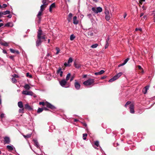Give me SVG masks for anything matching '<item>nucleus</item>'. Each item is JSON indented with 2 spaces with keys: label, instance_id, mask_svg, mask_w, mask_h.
<instances>
[{
  "label": "nucleus",
  "instance_id": "nucleus-1",
  "mask_svg": "<svg viewBox=\"0 0 155 155\" xmlns=\"http://www.w3.org/2000/svg\"><path fill=\"white\" fill-rule=\"evenodd\" d=\"M94 79L90 78L84 81L83 84L86 86L91 87L94 85Z\"/></svg>",
  "mask_w": 155,
  "mask_h": 155
},
{
  "label": "nucleus",
  "instance_id": "nucleus-2",
  "mask_svg": "<svg viewBox=\"0 0 155 155\" xmlns=\"http://www.w3.org/2000/svg\"><path fill=\"white\" fill-rule=\"evenodd\" d=\"M39 104L40 105H42L43 106L45 105L47 107L52 110L55 109V107L54 106L47 102H46L45 103L44 102H41L39 103Z\"/></svg>",
  "mask_w": 155,
  "mask_h": 155
},
{
  "label": "nucleus",
  "instance_id": "nucleus-3",
  "mask_svg": "<svg viewBox=\"0 0 155 155\" xmlns=\"http://www.w3.org/2000/svg\"><path fill=\"white\" fill-rule=\"evenodd\" d=\"M67 81L65 79H63L59 82L60 85L64 87H68L70 86V84L67 82Z\"/></svg>",
  "mask_w": 155,
  "mask_h": 155
},
{
  "label": "nucleus",
  "instance_id": "nucleus-4",
  "mask_svg": "<svg viewBox=\"0 0 155 155\" xmlns=\"http://www.w3.org/2000/svg\"><path fill=\"white\" fill-rule=\"evenodd\" d=\"M92 10L95 13L101 12L102 11V8L99 7L97 8L93 7L91 8Z\"/></svg>",
  "mask_w": 155,
  "mask_h": 155
},
{
  "label": "nucleus",
  "instance_id": "nucleus-5",
  "mask_svg": "<svg viewBox=\"0 0 155 155\" xmlns=\"http://www.w3.org/2000/svg\"><path fill=\"white\" fill-rule=\"evenodd\" d=\"M105 19L107 21H109L110 18V16L109 11L106 10L105 11Z\"/></svg>",
  "mask_w": 155,
  "mask_h": 155
},
{
  "label": "nucleus",
  "instance_id": "nucleus-6",
  "mask_svg": "<svg viewBox=\"0 0 155 155\" xmlns=\"http://www.w3.org/2000/svg\"><path fill=\"white\" fill-rule=\"evenodd\" d=\"M74 86L76 89L78 90L80 87V84L79 82L76 80H75Z\"/></svg>",
  "mask_w": 155,
  "mask_h": 155
},
{
  "label": "nucleus",
  "instance_id": "nucleus-7",
  "mask_svg": "<svg viewBox=\"0 0 155 155\" xmlns=\"http://www.w3.org/2000/svg\"><path fill=\"white\" fill-rule=\"evenodd\" d=\"M129 108L130 109V111L131 113H134V105L132 104H131L130 105Z\"/></svg>",
  "mask_w": 155,
  "mask_h": 155
},
{
  "label": "nucleus",
  "instance_id": "nucleus-8",
  "mask_svg": "<svg viewBox=\"0 0 155 155\" xmlns=\"http://www.w3.org/2000/svg\"><path fill=\"white\" fill-rule=\"evenodd\" d=\"M7 148L8 151H11L15 149V148L12 145H8L6 146Z\"/></svg>",
  "mask_w": 155,
  "mask_h": 155
},
{
  "label": "nucleus",
  "instance_id": "nucleus-9",
  "mask_svg": "<svg viewBox=\"0 0 155 155\" xmlns=\"http://www.w3.org/2000/svg\"><path fill=\"white\" fill-rule=\"evenodd\" d=\"M4 142L5 143H9L10 142V139L9 137H5L4 138Z\"/></svg>",
  "mask_w": 155,
  "mask_h": 155
},
{
  "label": "nucleus",
  "instance_id": "nucleus-10",
  "mask_svg": "<svg viewBox=\"0 0 155 155\" xmlns=\"http://www.w3.org/2000/svg\"><path fill=\"white\" fill-rule=\"evenodd\" d=\"M149 86H147L143 88L142 90V92L144 94H146L147 92V90L149 89Z\"/></svg>",
  "mask_w": 155,
  "mask_h": 155
},
{
  "label": "nucleus",
  "instance_id": "nucleus-11",
  "mask_svg": "<svg viewBox=\"0 0 155 155\" xmlns=\"http://www.w3.org/2000/svg\"><path fill=\"white\" fill-rule=\"evenodd\" d=\"M72 14L71 13H70L69 14L68 17L67 18V20L68 22H70L72 19Z\"/></svg>",
  "mask_w": 155,
  "mask_h": 155
},
{
  "label": "nucleus",
  "instance_id": "nucleus-12",
  "mask_svg": "<svg viewBox=\"0 0 155 155\" xmlns=\"http://www.w3.org/2000/svg\"><path fill=\"white\" fill-rule=\"evenodd\" d=\"M57 73L58 74H59L60 77H62L63 71H61V68H59L58 70L57 71Z\"/></svg>",
  "mask_w": 155,
  "mask_h": 155
},
{
  "label": "nucleus",
  "instance_id": "nucleus-13",
  "mask_svg": "<svg viewBox=\"0 0 155 155\" xmlns=\"http://www.w3.org/2000/svg\"><path fill=\"white\" fill-rule=\"evenodd\" d=\"M77 17L76 16H74L73 18V23L74 24L77 25L78 24V22L77 20Z\"/></svg>",
  "mask_w": 155,
  "mask_h": 155
},
{
  "label": "nucleus",
  "instance_id": "nucleus-14",
  "mask_svg": "<svg viewBox=\"0 0 155 155\" xmlns=\"http://www.w3.org/2000/svg\"><path fill=\"white\" fill-rule=\"evenodd\" d=\"M42 31L41 30H39L38 33V39H41V35H42Z\"/></svg>",
  "mask_w": 155,
  "mask_h": 155
},
{
  "label": "nucleus",
  "instance_id": "nucleus-15",
  "mask_svg": "<svg viewBox=\"0 0 155 155\" xmlns=\"http://www.w3.org/2000/svg\"><path fill=\"white\" fill-rule=\"evenodd\" d=\"M55 7V4L54 3H52L51 4L49 7V11L51 12H52V8H54Z\"/></svg>",
  "mask_w": 155,
  "mask_h": 155
},
{
  "label": "nucleus",
  "instance_id": "nucleus-16",
  "mask_svg": "<svg viewBox=\"0 0 155 155\" xmlns=\"http://www.w3.org/2000/svg\"><path fill=\"white\" fill-rule=\"evenodd\" d=\"M42 41L41 40V39H38L36 41V45L37 46H38L40 45Z\"/></svg>",
  "mask_w": 155,
  "mask_h": 155
},
{
  "label": "nucleus",
  "instance_id": "nucleus-17",
  "mask_svg": "<svg viewBox=\"0 0 155 155\" xmlns=\"http://www.w3.org/2000/svg\"><path fill=\"white\" fill-rule=\"evenodd\" d=\"M25 107L26 109L29 110H32V108L28 104H26L25 105Z\"/></svg>",
  "mask_w": 155,
  "mask_h": 155
},
{
  "label": "nucleus",
  "instance_id": "nucleus-18",
  "mask_svg": "<svg viewBox=\"0 0 155 155\" xmlns=\"http://www.w3.org/2000/svg\"><path fill=\"white\" fill-rule=\"evenodd\" d=\"M13 26V24L12 22H8L6 24L5 26L6 27H12Z\"/></svg>",
  "mask_w": 155,
  "mask_h": 155
},
{
  "label": "nucleus",
  "instance_id": "nucleus-19",
  "mask_svg": "<svg viewBox=\"0 0 155 155\" xmlns=\"http://www.w3.org/2000/svg\"><path fill=\"white\" fill-rule=\"evenodd\" d=\"M74 66L76 68H79L81 67V65L80 64L74 62Z\"/></svg>",
  "mask_w": 155,
  "mask_h": 155
},
{
  "label": "nucleus",
  "instance_id": "nucleus-20",
  "mask_svg": "<svg viewBox=\"0 0 155 155\" xmlns=\"http://www.w3.org/2000/svg\"><path fill=\"white\" fill-rule=\"evenodd\" d=\"M104 72V71L103 70H101L100 71L98 72H96L94 73V74L95 75H101L103 74Z\"/></svg>",
  "mask_w": 155,
  "mask_h": 155
},
{
  "label": "nucleus",
  "instance_id": "nucleus-21",
  "mask_svg": "<svg viewBox=\"0 0 155 155\" xmlns=\"http://www.w3.org/2000/svg\"><path fill=\"white\" fill-rule=\"evenodd\" d=\"M87 35L88 36H91L93 35V31L89 30L87 32Z\"/></svg>",
  "mask_w": 155,
  "mask_h": 155
},
{
  "label": "nucleus",
  "instance_id": "nucleus-22",
  "mask_svg": "<svg viewBox=\"0 0 155 155\" xmlns=\"http://www.w3.org/2000/svg\"><path fill=\"white\" fill-rule=\"evenodd\" d=\"M18 107L20 108H22L23 107V104L22 102L19 101L18 103Z\"/></svg>",
  "mask_w": 155,
  "mask_h": 155
},
{
  "label": "nucleus",
  "instance_id": "nucleus-23",
  "mask_svg": "<svg viewBox=\"0 0 155 155\" xmlns=\"http://www.w3.org/2000/svg\"><path fill=\"white\" fill-rule=\"evenodd\" d=\"M122 74V72H120L117 75H115L114 76L116 77V78L117 80L118 79Z\"/></svg>",
  "mask_w": 155,
  "mask_h": 155
},
{
  "label": "nucleus",
  "instance_id": "nucleus-24",
  "mask_svg": "<svg viewBox=\"0 0 155 155\" xmlns=\"http://www.w3.org/2000/svg\"><path fill=\"white\" fill-rule=\"evenodd\" d=\"M109 39H107L106 41V44L105 46V48H107L109 45Z\"/></svg>",
  "mask_w": 155,
  "mask_h": 155
},
{
  "label": "nucleus",
  "instance_id": "nucleus-25",
  "mask_svg": "<svg viewBox=\"0 0 155 155\" xmlns=\"http://www.w3.org/2000/svg\"><path fill=\"white\" fill-rule=\"evenodd\" d=\"M24 88L27 90H29L31 88L30 86L28 84H26L24 86Z\"/></svg>",
  "mask_w": 155,
  "mask_h": 155
},
{
  "label": "nucleus",
  "instance_id": "nucleus-26",
  "mask_svg": "<svg viewBox=\"0 0 155 155\" xmlns=\"http://www.w3.org/2000/svg\"><path fill=\"white\" fill-rule=\"evenodd\" d=\"M2 14H3V15H6L7 14H9L10 13V11L8 10H6L5 11H4L3 12H2Z\"/></svg>",
  "mask_w": 155,
  "mask_h": 155
},
{
  "label": "nucleus",
  "instance_id": "nucleus-27",
  "mask_svg": "<svg viewBox=\"0 0 155 155\" xmlns=\"http://www.w3.org/2000/svg\"><path fill=\"white\" fill-rule=\"evenodd\" d=\"M46 5H42L40 7V11L43 12L45 9V8L46 7Z\"/></svg>",
  "mask_w": 155,
  "mask_h": 155
},
{
  "label": "nucleus",
  "instance_id": "nucleus-28",
  "mask_svg": "<svg viewBox=\"0 0 155 155\" xmlns=\"http://www.w3.org/2000/svg\"><path fill=\"white\" fill-rule=\"evenodd\" d=\"M34 142L35 143V146L37 147H39V144L38 143V141L37 140H34Z\"/></svg>",
  "mask_w": 155,
  "mask_h": 155
},
{
  "label": "nucleus",
  "instance_id": "nucleus-29",
  "mask_svg": "<svg viewBox=\"0 0 155 155\" xmlns=\"http://www.w3.org/2000/svg\"><path fill=\"white\" fill-rule=\"evenodd\" d=\"M116 80V77H113L112 78L110 79L109 81V82H112L115 80Z\"/></svg>",
  "mask_w": 155,
  "mask_h": 155
},
{
  "label": "nucleus",
  "instance_id": "nucleus-30",
  "mask_svg": "<svg viewBox=\"0 0 155 155\" xmlns=\"http://www.w3.org/2000/svg\"><path fill=\"white\" fill-rule=\"evenodd\" d=\"M44 109L41 108H39L37 110V112L38 113H39L41 112Z\"/></svg>",
  "mask_w": 155,
  "mask_h": 155
},
{
  "label": "nucleus",
  "instance_id": "nucleus-31",
  "mask_svg": "<svg viewBox=\"0 0 155 155\" xmlns=\"http://www.w3.org/2000/svg\"><path fill=\"white\" fill-rule=\"evenodd\" d=\"M42 11H40L37 14V16L39 19H40L41 18L40 16L41 15Z\"/></svg>",
  "mask_w": 155,
  "mask_h": 155
},
{
  "label": "nucleus",
  "instance_id": "nucleus-32",
  "mask_svg": "<svg viewBox=\"0 0 155 155\" xmlns=\"http://www.w3.org/2000/svg\"><path fill=\"white\" fill-rule=\"evenodd\" d=\"M71 74L70 73H68L67 74V75L66 77V80L67 81H68L69 79V78L71 76Z\"/></svg>",
  "mask_w": 155,
  "mask_h": 155
},
{
  "label": "nucleus",
  "instance_id": "nucleus-33",
  "mask_svg": "<svg viewBox=\"0 0 155 155\" xmlns=\"http://www.w3.org/2000/svg\"><path fill=\"white\" fill-rule=\"evenodd\" d=\"M0 44L4 46H8V43L6 42H1Z\"/></svg>",
  "mask_w": 155,
  "mask_h": 155
},
{
  "label": "nucleus",
  "instance_id": "nucleus-34",
  "mask_svg": "<svg viewBox=\"0 0 155 155\" xmlns=\"http://www.w3.org/2000/svg\"><path fill=\"white\" fill-rule=\"evenodd\" d=\"M137 67L141 71V72L142 73H143L144 72V71H143V69L141 68V67L140 66V65H138L137 66Z\"/></svg>",
  "mask_w": 155,
  "mask_h": 155
},
{
  "label": "nucleus",
  "instance_id": "nucleus-35",
  "mask_svg": "<svg viewBox=\"0 0 155 155\" xmlns=\"http://www.w3.org/2000/svg\"><path fill=\"white\" fill-rule=\"evenodd\" d=\"M98 46V45L97 44H95L94 45H92L91 47L92 48H95L97 47Z\"/></svg>",
  "mask_w": 155,
  "mask_h": 155
},
{
  "label": "nucleus",
  "instance_id": "nucleus-36",
  "mask_svg": "<svg viewBox=\"0 0 155 155\" xmlns=\"http://www.w3.org/2000/svg\"><path fill=\"white\" fill-rule=\"evenodd\" d=\"M24 137L25 138H30L31 137V134H28L26 135H24Z\"/></svg>",
  "mask_w": 155,
  "mask_h": 155
},
{
  "label": "nucleus",
  "instance_id": "nucleus-37",
  "mask_svg": "<svg viewBox=\"0 0 155 155\" xmlns=\"http://www.w3.org/2000/svg\"><path fill=\"white\" fill-rule=\"evenodd\" d=\"M24 108H21L19 110V113H23L24 112Z\"/></svg>",
  "mask_w": 155,
  "mask_h": 155
},
{
  "label": "nucleus",
  "instance_id": "nucleus-38",
  "mask_svg": "<svg viewBox=\"0 0 155 155\" xmlns=\"http://www.w3.org/2000/svg\"><path fill=\"white\" fill-rule=\"evenodd\" d=\"M28 91H22V93L23 94L25 95H27L28 93Z\"/></svg>",
  "mask_w": 155,
  "mask_h": 155
},
{
  "label": "nucleus",
  "instance_id": "nucleus-39",
  "mask_svg": "<svg viewBox=\"0 0 155 155\" xmlns=\"http://www.w3.org/2000/svg\"><path fill=\"white\" fill-rule=\"evenodd\" d=\"M73 61V59L71 58H69L68 63V64H69L70 63H71Z\"/></svg>",
  "mask_w": 155,
  "mask_h": 155
},
{
  "label": "nucleus",
  "instance_id": "nucleus-40",
  "mask_svg": "<svg viewBox=\"0 0 155 155\" xmlns=\"http://www.w3.org/2000/svg\"><path fill=\"white\" fill-rule=\"evenodd\" d=\"M56 49L57 51V52H56V54H58L59 52H60V49H59V48H58V47H56Z\"/></svg>",
  "mask_w": 155,
  "mask_h": 155
},
{
  "label": "nucleus",
  "instance_id": "nucleus-41",
  "mask_svg": "<svg viewBox=\"0 0 155 155\" xmlns=\"http://www.w3.org/2000/svg\"><path fill=\"white\" fill-rule=\"evenodd\" d=\"M12 81L13 83H16L17 82V80L14 78H12Z\"/></svg>",
  "mask_w": 155,
  "mask_h": 155
},
{
  "label": "nucleus",
  "instance_id": "nucleus-42",
  "mask_svg": "<svg viewBox=\"0 0 155 155\" xmlns=\"http://www.w3.org/2000/svg\"><path fill=\"white\" fill-rule=\"evenodd\" d=\"M94 144L97 146L98 147L99 146V143L98 141H95L94 142Z\"/></svg>",
  "mask_w": 155,
  "mask_h": 155
},
{
  "label": "nucleus",
  "instance_id": "nucleus-43",
  "mask_svg": "<svg viewBox=\"0 0 155 155\" xmlns=\"http://www.w3.org/2000/svg\"><path fill=\"white\" fill-rule=\"evenodd\" d=\"M87 136V135L86 134H83V139L84 140H85L86 139V137Z\"/></svg>",
  "mask_w": 155,
  "mask_h": 155
},
{
  "label": "nucleus",
  "instance_id": "nucleus-44",
  "mask_svg": "<svg viewBox=\"0 0 155 155\" xmlns=\"http://www.w3.org/2000/svg\"><path fill=\"white\" fill-rule=\"evenodd\" d=\"M27 95H32L33 93L31 91H28Z\"/></svg>",
  "mask_w": 155,
  "mask_h": 155
},
{
  "label": "nucleus",
  "instance_id": "nucleus-45",
  "mask_svg": "<svg viewBox=\"0 0 155 155\" xmlns=\"http://www.w3.org/2000/svg\"><path fill=\"white\" fill-rule=\"evenodd\" d=\"M47 2V0H43L42 1V3H43V4L42 5H45L46 4V3Z\"/></svg>",
  "mask_w": 155,
  "mask_h": 155
},
{
  "label": "nucleus",
  "instance_id": "nucleus-46",
  "mask_svg": "<svg viewBox=\"0 0 155 155\" xmlns=\"http://www.w3.org/2000/svg\"><path fill=\"white\" fill-rule=\"evenodd\" d=\"M75 38V36L73 35H71L70 37V39H74Z\"/></svg>",
  "mask_w": 155,
  "mask_h": 155
},
{
  "label": "nucleus",
  "instance_id": "nucleus-47",
  "mask_svg": "<svg viewBox=\"0 0 155 155\" xmlns=\"http://www.w3.org/2000/svg\"><path fill=\"white\" fill-rule=\"evenodd\" d=\"M138 30L139 31H142V29L141 28H137L135 29V31H137Z\"/></svg>",
  "mask_w": 155,
  "mask_h": 155
},
{
  "label": "nucleus",
  "instance_id": "nucleus-48",
  "mask_svg": "<svg viewBox=\"0 0 155 155\" xmlns=\"http://www.w3.org/2000/svg\"><path fill=\"white\" fill-rule=\"evenodd\" d=\"M129 60V58H127L126 59L124 62V64H125Z\"/></svg>",
  "mask_w": 155,
  "mask_h": 155
},
{
  "label": "nucleus",
  "instance_id": "nucleus-49",
  "mask_svg": "<svg viewBox=\"0 0 155 155\" xmlns=\"http://www.w3.org/2000/svg\"><path fill=\"white\" fill-rule=\"evenodd\" d=\"M130 104V102L129 101H127L126 103V104H125V106L126 107H127V106Z\"/></svg>",
  "mask_w": 155,
  "mask_h": 155
},
{
  "label": "nucleus",
  "instance_id": "nucleus-50",
  "mask_svg": "<svg viewBox=\"0 0 155 155\" xmlns=\"http://www.w3.org/2000/svg\"><path fill=\"white\" fill-rule=\"evenodd\" d=\"M10 51L12 53H15V51L12 48H10Z\"/></svg>",
  "mask_w": 155,
  "mask_h": 155
},
{
  "label": "nucleus",
  "instance_id": "nucleus-51",
  "mask_svg": "<svg viewBox=\"0 0 155 155\" xmlns=\"http://www.w3.org/2000/svg\"><path fill=\"white\" fill-rule=\"evenodd\" d=\"M26 76L27 77H29L30 78H31L32 76L31 75H30L28 73H27L26 74Z\"/></svg>",
  "mask_w": 155,
  "mask_h": 155
},
{
  "label": "nucleus",
  "instance_id": "nucleus-52",
  "mask_svg": "<svg viewBox=\"0 0 155 155\" xmlns=\"http://www.w3.org/2000/svg\"><path fill=\"white\" fill-rule=\"evenodd\" d=\"M5 114L3 113H2L0 115V117L1 118H3L4 117Z\"/></svg>",
  "mask_w": 155,
  "mask_h": 155
},
{
  "label": "nucleus",
  "instance_id": "nucleus-53",
  "mask_svg": "<svg viewBox=\"0 0 155 155\" xmlns=\"http://www.w3.org/2000/svg\"><path fill=\"white\" fill-rule=\"evenodd\" d=\"M7 6V5L6 4H3L2 6L1 7V8H5Z\"/></svg>",
  "mask_w": 155,
  "mask_h": 155
},
{
  "label": "nucleus",
  "instance_id": "nucleus-54",
  "mask_svg": "<svg viewBox=\"0 0 155 155\" xmlns=\"http://www.w3.org/2000/svg\"><path fill=\"white\" fill-rule=\"evenodd\" d=\"M125 64H124V63H123L122 64H119L118 65V67H120L121 66H123L124 65H125Z\"/></svg>",
  "mask_w": 155,
  "mask_h": 155
},
{
  "label": "nucleus",
  "instance_id": "nucleus-55",
  "mask_svg": "<svg viewBox=\"0 0 155 155\" xmlns=\"http://www.w3.org/2000/svg\"><path fill=\"white\" fill-rule=\"evenodd\" d=\"M74 76L71 77L70 79V81H73V80L74 79Z\"/></svg>",
  "mask_w": 155,
  "mask_h": 155
},
{
  "label": "nucleus",
  "instance_id": "nucleus-56",
  "mask_svg": "<svg viewBox=\"0 0 155 155\" xmlns=\"http://www.w3.org/2000/svg\"><path fill=\"white\" fill-rule=\"evenodd\" d=\"M65 67H67L68 66H69V65L66 63H65L64 64Z\"/></svg>",
  "mask_w": 155,
  "mask_h": 155
},
{
  "label": "nucleus",
  "instance_id": "nucleus-57",
  "mask_svg": "<svg viewBox=\"0 0 155 155\" xmlns=\"http://www.w3.org/2000/svg\"><path fill=\"white\" fill-rule=\"evenodd\" d=\"M2 12H0V18L2 17L3 15V14H2Z\"/></svg>",
  "mask_w": 155,
  "mask_h": 155
},
{
  "label": "nucleus",
  "instance_id": "nucleus-58",
  "mask_svg": "<svg viewBox=\"0 0 155 155\" xmlns=\"http://www.w3.org/2000/svg\"><path fill=\"white\" fill-rule=\"evenodd\" d=\"M3 52L4 54H7V52L6 50H3Z\"/></svg>",
  "mask_w": 155,
  "mask_h": 155
},
{
  "label": "nucleus",
  "instance_id": "nucleus-59",
  "mask_svg": "<svg viewBox=\"0 0 155 155\" xmlns=\"http://www.w3.org/2000/svg\"><path fill=\"white\" fill-rule=\"evenodd\" d=\"M153 16H155V10L153 11Z\"/></svg>",
  "mask_w": 155,
  "mask_h": 155
},
{
  "label": "nucleus",
  "instance_id": "nucleus-60",
  "mask_svg": "<svg viewBox=\"0 0 155 155\" xmlns=\"http://www.w3.org/2000/svg\"><path fill=\"white\" fill-rule=\"evenodd\" d=\"M7 17H8L9 18H11L12 17V16L11 15H8Z\"/></svg>",
  "mask_w": 155,
  "mask_h": 155
},
{
  "label": "nucleus",
  "instance_id": "nucleus-61",
  "mask_svg": "<svg viewBox=\"0 0 155 155\" xmlns=\"http://www.w3.org/2000/svg\"><path fill=\"white\" fill-rule=\"evenodd\" d=\"M127 14L126 13H125L124 14V18H125L127 16Z\"/></svg>",
  "mask_w": 155,
  "mask_h": 155
},
{
  "label": "nucleus",
  "instance_id": "nucleus-62",
  "mask_svg": "<svg viewBox=\"0 0 155 155\" xmlns=\"http://www.w3.org/2000/svg\"><path fill=\"white\" fill-rule=\"evenodd\" d=\"M4 25V24L2 23H0V27L3 26Z\"/></svg>",
  "mask_w": 155,
  "mask_h": 155
},
{
  "label": "nucleus",
  "instance_id": "nucleus-63",
  "mask_svg": "<svg viewBox=\"0 0 155 155\" xmlns=\"http://www.w3.org/2000/svg\"><path fill=\"white\" fill-rule=\"evenodd\" d=\"M143 13H141L140 15V17H141L142 16H143Z\"/></svg>",
  "mask_w": 155,
  "mask_h": 155
},
{
  "label": "nucleus",
  "instance_id": "nucleus-64",
  "mask_svg": "<svg viewBox=\"0 0 155 155\" xmlns=\"http://www.w3.org/2000/svg\"><path fill=\"white\" fill-rule=\"evenodd\" d=\"M15 53H16L17 54L19 53V52L18 51H15Z\"/></svg>",
  "mask_w": 155,
  "mask_h": 155
}]
</instances>
